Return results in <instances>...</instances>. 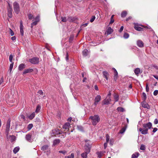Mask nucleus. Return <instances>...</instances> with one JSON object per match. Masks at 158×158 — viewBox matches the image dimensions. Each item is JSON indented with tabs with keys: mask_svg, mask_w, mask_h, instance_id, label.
Masks as SVG:
<instances>
[{
	"mask_svg": "<svg viewBox=\"0 0 158 158\" xmlns=\"http://www.w3.org/2000/svg\"><path fill=\"white\" fill-rule=\"evenodd\" d=\"M33 71V69H32L29 68V69H25L23 73V75L26 74L27 73H31Z\"/></svg>",
	"mask_w": 158,
	"mask_h": 158,
	"instance_id": "nucleus-9",
	"label": "nucleus"
},
{
	"mask_svg": "<svg viewBox=\"0 0 158 158\" xmlns=\"http://www.w3.org/2000/svg\"><path fill=\"white\" fill-rule=\"evenodd\" d=\"M152 76L155 78L158 81V76L155 75H153Z\"/></svg>",
	"mask_w": 158,
	"mask_h": 158,
	"instance_id": "nucleus-64",
	"label": "nucleus"
},
{
	"mask_svg": "<svg viewBox=\"0 0 158 158\" xmlns=\"http://www.w3.org/2000/svg\"><path fill=\"white\" fill-rule=\"evenodd\" d=\"M10 136L11 137V139H10V142H13L15 141L16 139V137L14 135H12L11 136L10 135Z\"/></svg>",
	"mask_w": 158,
	"mask_h": 158,
	"instance_id": "nucleus-34",
	"label": "nucleus"
},
{
	"mask_svg": "<svg viewBox=\"0 0 158 158\" xmlns=\"http://www.w3.org/2000/svg\"><path fill=\"white\" fill-rule=\"evenodd\" d=\"M13 58V56L12 54H10L9 56V59L10 61L12 63V59Z\"/></svg>",
	"mask_w": 158,
	"mask_h": 158,
	"instance_id": "nucleus-47",
	"label": "nucleus"
},
{
	"mask_svg": "<svg viewBox=\"0 0 158 158\" xmlns=\"http://www.w3.org/2000/svg\"><path fill=\"white\" fill-rule=\"evenodd\" d=\"M39 59L37 57H34L30 59H29V61L31 64H36L39 63Z\"/></svg>",
	"mask_w": 158,
	"mask_h": 158,
	"instance_id": "nucleus-6",
	"label": "nucleus"
},
{
	"mask_svg": "<svg viewBox=\"0 0 158 158\" xmlns=\"http://www.w3.org/2000/svg\"><path fill=\"white\" fill-rule=\"evenodd\" d=\"M41 109V106L40 105L38 104L37 106L35 112L36 113H38L40 111Z\"/></svg>",
	"mask_w": 158,
	"mask_h": 158,
	"instance_id": "nucleus-31",
	"label": "nucleus"
},
{
	"mask_svg": "<svg viewBox=\"0 0 158 158\" xmlns=\"http://www.w3.org/2000/svg\"><path fill=\"white\" fill-rule=\"evenodd\" d=\"M113 70L114 71V76H116L118 77V72L116 69H114V68H113Z\"/></svg>",
	"mask_w": 158,
	"mask_h": 158,
	"instance_id": "nucleus-44",
	"label": "nucleus"
},
{
	"mask_svg": "<svg viewBox=\"0 0 158 158\" xmlns=\"http://www.w3.org/2000/svg\"><path fill=\"white\" fill-rule=\"evenodd\" d=\"M101 97L100 95H97L94 99V104L96 106L101 100Z\"/></svg>",
	"mask_w": 158,
	"mask_h": 158,
	"instance_id": "nucleus-7",
	"label": "nucleus"
},
{
	"mask_svg": "<svg viewBox=\"0 0 158 158\" xmlns=\"http://www.w3.org/2000/svg\"><path fill=\"white\" fill-rule=\"evenodd\" d=\"M91 148V146L90 145H87L86 144H85V152L87 153H89L90 152Z\"/></svg>",
	"mask_w": 158,
	"mask_h": 158,
	"instance_id": "nucleus-12",
	"label": "nucleus"
},
{
	"mask_svg": "<svg viewBox=\"0 0 158 158\" xmlns=\"http://www.w3.org/2000/svg\"><path fill=\"white\" fill-rule=\"evenodd\" d=\"M65 52V59L67 61H68L69 60V51L67 50V48H66L64 51V52Z\"/></svg>",
	"mask_w": 158,
	"mask_h": 158,
	"instance_id": "nucleus-24",
	"label": "nucleus"
},
{
	"mask_svg": "<svg viewBox=\"0 0 158 158\" xmlns=\"http://www.w3.org/2000/svg\"><path fill=\"white\" fill-rule=\"evenodd\" d=\"M20 33L21 35L23 36V35L24 31H23V24L22 21H21L20 22Z\"/></svg>",
	"mask_w": 158,
	"mask_h": 158,
	"instance_id": "nucleus-8",
	"label": "nucleus"
},
{
	"mask_svg": "<svg viewBox=\"0 0 158 158\" xmlns=\"http://www.w3.org/2000/svg\"><path fill=\"white\" fill-rule=\"evenodd\" d=\"M48 146L47 145H44L41 147V149L44 151L47 150L48 148Z\"/></svg>",
	"mask_w": 158,
	"mask_h": 158,
	"instance_id": "nucleus-28",
	"label": "nucleus"
},
{
	"mask_svg": "<svg viewBox=\"0 0 158 158\" xmlns=\"http://www.w3.org/2000/svg\"><path fill=\"white\" fill-rule=\"evenodd\" d=\"M88 153H87L85 152L81 154V157L83 158H87V155Z\"/></svg>",
	"mask_w": 158,
	"mask_h": 158,
	"instance_id": "nucleus-33",
	"label": "nucleus"
},
{
	"mask_svg": "<svg viewBox=\"0 0 158 158\" xmlns=\"http://www.w3.org/2000/svg\"><path fill=\"white\" fill-rule=\"evenodd\" d=\"M75 116L70 117V122L72 121L73 122H75L77 121V119L75 118Z\"/></svg>",
	"mask_w": 158,
	"mask_h": 158,
	"instance_id": "nucleus-32",
	"label": "nucleus"
},
{
	"mask_svg": "<svg viewBox=\"0 0 158 158\" xmlns=\"http://www.w3.org/2000/svg\"><path fill=\"white\" fill-rule=\"evenodd\" d=\"M62 128L64 129H68V131L69 129V123H66L64 125L62 126Z\"/></svg>",
	"mask_w": 158,
	"mask_h": 158,
	"instance_id": "nucleus-14",
	"label": "nucleus"
},
{
	"mask_svg": "<svg viewBox=\"0 0 158 158\" xmlns=\"http://www.w3.org/2000/svg\"><path fill=\"white\" fill-rule=\"evenodd\" d=\"M74 35L73 34L71 35L70 37V42L71 41H72L74 37Z\"/></svg>",
	"mask_w": 158,
	"mask_h": 158,
	"instance_id": "nucleus-50",
	"label": "nucleus"
},
{
	"mask_svg": "<svg viewBox=\"0 0 158 158\" xmlns=\"http://www.w3.org/2000/svg\"><path fill=\"white\" fill-rule=\"evenodd\" d=\"M103 76L106 80H108V77L109 76V73L106 71H103L102 72Z\"/></svg>",
	"mask_w": 158,
	"mask_h": 158,
	"instance_id": "nucleus-21",
	"label": "nucleus"
},
{
	"mask_svg": "<svg viewBox=\"0 0 158 158\" xmlns=\"http://www.w3.org/2000/svg\"><path fill=\"white\" fill-rule=\"evenodd\" d=\"M77 127L78 129L79 130L81 131L83 130L82 127L81 126H77Z\"/></svg>",
	"mask_w": 158,
	"mask_h": 158,
	"instance_id": "nucleus-59",
	"label": "nucleus"
},
{
	"mask_svg": "<svg viewBox=\"0 0 158 158\" xmlns=\"http://www.w3.org/2000/svg\"><path fill=\"white\" fill-rule=\"evenodd\" d=\"M158 94V90H155L153 92V94L155 96H156Z\"/></svg>",
	"mask_w": 158,
	"mask_h": 158,
	"instance_id": "nucleus-56",
	"label": "nucleus"
},
{
	"mask_svg": "<svg viewBox=\"0 0 158 158\" xmlns=\"http://www.w3.org/2000/svg\"><path fill=\"white\" fill-rule=\"evenodd\" d=\"M89 119H91L92 125L94 126L96 125L97 123L99 122L100 120V117L98 115L91 116L89 117Z\"/></svg>",
	"mask_w": 158,
	"mask_h": 158,
	"instance_id": "nucleus-3",
	"label": "nucleus"
},
{
	"mask_svg": "<svg viewBox=\"0 0 158 158\" xmlns=\"http://www.w3.org/2000/svg\"><path fill=\"white\" fill-rule=\"evenodd\" d=\"M95 19V17L94 16H93L91 17V19L90 20V22L91 23L93 22Z\"/></svg>",
	"mask_w": 158,
	"mask_h": 158,
	"instance_id": "nucleus-51",
	"label": "nucleus"
},
{
	"mask_svg": "<svg viewBox=\"0 0 158 158\" xmlns=\"http://www.w3.org/2000/svg\"><path fill=\"white\" fill-rule=\"evenodd\" d=\"M60 142V140L59 139H55L53 141V143L52 145V147H54L56 145L58 144Z\"/></svg>",
	"mask_w": 158,
	"mask_h": 158,
	"instance_id": "nucleus-15",
	"label": "nucleus"
},
{
	"mask_svg": "<svg viewBox=\"0 0 158 158\" xmlns=\"http://www.w3.org/2000/svg\"><path fill=\"white\" fill-rule=\"evenodd\" d=\"M10 34L11 36H13L14 35V33L13 31L11 29H10Z\"/></svg>",
	"mask_w": 158,
	"mask_h": 158,
	"instance_id": "nucleus-61",
	"label": "nucleus"
},
{
	"mask_svg": "<svg viewBox=\"0 0 158 158\" xmlns=\"http://www.w3.org/2000/svg\"><path fill=\"white\" fill-rule=\"evenodd\" d=\"M146 147L145 146L143 145V144H141L140 146V149L141 150H144L145 149Z\"/></svg>",
	"mask_w": 158,
	"mask_h": 158,
	"instance_id": "nucleus-43",
	"label": "nucleus"
},
{
	"mask_svg": "<svg viewBox=\"0 0 158 158\" xmlns=\"http://www.w3.org/2000/svg\"><path fill=\"white\" fill-rule=\"evenodd\" d=\"M35 21L38 23L40 21V16H37L35 18Z\"/></svg>",
	"mask_w": 158,
	"mask_h": 158,
	"instance_id": "nucleus-48",
	"label": "nucleus"
},
{
	"mask_svg": "<svg viewBox=\"0 0 158 158\" xmlns=\"http://www.w3.org/2000/svg\"><path fill=\"white\" fill-rule=\"evenodd\" d=\"M134 28L136 30L139 31H143V28L139 27L137 25H135L134 26Z\"/></svg>",
	"mask_w": 158,
	"mask_h": 158,
	"instance_id": "nucleus-20",
	"label": "nucleus"
},
{
	"mask_svg": "<svg viewBox=\"0 0 158 158\" xmlns=\"http://www.w3.org/2000/svg\"><path fill=\"white\" fill-rule=\"evenodd\" d=\"M107 143L106 142L104 144V149H106V148L107 146V143Z\"/></svg>",
	"mask_w": 158,
	"mask_h": 158,
	"instance_id": "nucleus-63",
	"label": "nucleus"
},
{
	"mask_svg": "<svg viewBox=\"0 0 158 158\" xmlns=\"http://www.w3.org/2000/svg\"><path fill=\"white\" fill-rule=\"evenodd\" d=\"M111 101L110 97L108 98H106L103 101L104 104L107 105L110 103V102Z\"/></svg>",
	"mask_w": 158,
	"mask_h": 158,
	"instance_id": "nucleus-11",
	"label": "nucleus"
},
{
	"mask_svg": "<svg viewBox=\"0 0 158 158\" xmlns=\"http://www.w3.org/2000/svg\"><path fill=\"white\" fill-rule=\"evenodd\" d=\"M127 14V12L126 11H123L121 14V17L124 18L125 17Z\"/></svg>",
	"mask_w": 158,
	"mask_h": 158,
	"instance_id": "nucleus-26",
	"label": "nucleus"
},
{
	"mask_svg": "<svg viewBox=\"0 0 158 158\" xmlns=\"http://www.w3.org/2000/svg\"><path fill=\"white\" fill-rule=\"evenodd\" d=\"M129 34L127 33H125L123 37H124L125 39H127L129 37Z\"/></svg>",
	"mask_w": 158,
	"mask_h": 158,
	"instance_id": "nucleus-49",
	"label": "nucleus"
},
{
	"mask_svg": "<svg viewBox=\"0 0 158 158\" xmlns=\"http://www.w3.org/2000/svg\"><path fill=\"white\" fill-rule=\"evenodd\" d=\"M7 8L8 16L10 18H11L12 17V11H13V9L12 6L10 5L9 3H8V6L7 7Z\"/></svg>",
	"mask_w": 158,
	"mask_h": 158,
	"instance_id": "nucleus-5",
	"label": "nucleus"
},
{
	"mask_svg": "<svg viewBox=\"0 0 158 158\" xmlns=\"http://www.w3.org/2000/svg\"><path fill=\"white\" fill-rule=\"evenodd\" d=\"M113 96L115 102L118 101L119 99V97L118 94L114 93Z\"/></svg>",
	"mask_w": 158,
	"mask_h": 158,
	"instance_id": "nucleus-22",
	"label": "nucleus"
},
{
	"mask_svg": "<svg viewBox=\"0 0 158 158\" xmlns=\"http://www.w3.org/2000/svg\"><path fill=\"white\" fill-rule=\"evenodd\" d=\"M106 142L108 143L109 141V136L108 134H106Z\"/></svg>",
	"mask_w": 158,
	"mask_h": 158,
	"instance_id": "nucleus-42",
	"label": "nucleus"
},
{
	"mask_svg": "<svg viewBox=\"0 0 158 158\" xmlns=\"http://www.w3.org/2000/svg\"><path fill=\"white\" fill-rule=\"evenodd\" d=\"M35 116V112H33L28 116V118L30 120H32L34 118Z\"/></svg>",
	"mask_w": 158,
	"mask_h": 158,
	"instance_id": "nucleus-30",
	"label": "nucleus"
},
{
	"mask_svg": "<svg viewBox=\"0 0 158 158\" xmlns=\"http://www.w3.org/2000/svg\"><path fill=\"white\" fill-rule=\"evenodd\" d=\"M9 131L10 129H5V134L6 136H8L9 135Z\"/></svg>",
	"mask_w": 158,
	"mask_h": 158,
	"instance_id": "nucleus-46",
	"label": "nucleus"
},
{
	"mask_svg": "<svg viewBox=\"0 0 158 158\" xmlns=\"http://www.w3.org/2000/svg\"><path fill=\"white\" fill-rule=\"evenodd\" d=\"M27 16L29 19L31 20L33 18V15L31 13L27 15Z\"/></svg>",
	"mask_w": 158,
	"mask_h": 158,
	"instance_id": "nucleus-36",
	"label": "nucleus"
},
{
	"mask_svg": "<svg viewBox=\"0 0 158 158\" xmlns=\"http://www.w3.org/2000/svg\"><path fill=\"white\" fill-rule=\"evenodd\" d=\"M59 152L60 153H62L64 155H65L67 153V151L65 150L60 151H59Z\"/></svg>",
	"mask_w": 158,
	"mask_h": 158,
	"instance_id": "nucleus-53",
	"label": "nucleus"
},
{
	"mask_svg": "<svg viewBox=\"0 0 158 158\" xmlns=\"http://www.w3.org/2000/svg\"><path fill=\"white\" fill-rule=\"evenodd\" d=\"M33 125L32 123L29 124L27 127V129L28 131L30 130L33 127Z\"/></svg>",
	"mask_w": 158,
	"mask_h": 158,
	"instance_id": "nucleus-38",
	"label": "nucleus"
},
{
	"mask_svg": "<svg viewBox=\"0 0 158 158\" xmlns=\"http://www.w3.org/2000/svg\"><path fill=\"white\" fill-rule=\"evenodd\" d=\"M76 19L75 18L71 17L70 20V22H73L76 20Z\"/></svg>",
	"mask_w": 158,
	"mask_h": 158,
	"instance_id": "nucleus-54",
	"label": "nucleus"
},
{
	"mask_svg": "<svg viewBox=\"0 0 158 158\" xmlns=\"http://www.w3.org/2000/svg\"><path fill=\"white\" fill-rule=\"evenodd\" d=\"M86 143L87 144V145H91V142L90 141L88 140H86L85 141Z\"/></svg>",
	"mask_w": 158,
	"mask_h": 158,
	"instance_id": "nucleus-55",
	"label": "nucleus"
},
{
	"mask_svg": "<svg viewBox=\"0 0 158 158\" xmlns=\"http://www.w3.org/2000/svg\"><path fill=\"white\" fill-rule=\"evenodd\" d=\"M37 93L39 94H40L41 95H43V92L42 91V90H39L38 92H37Z\"/></svg>",
	"mask_w": 158,
	"mask_h": 158,
	"instance_id": "nucleus-58",
	"label": "nucleus"
},
{
	"mask_svg": "<svg viewBox=\"0 0 158 158\" xmlns=\"http://www.w3.org/2000/svg\"><path fill=\"white\" fill-rule=\"evenodd\" d=\"M36 135V133L34 131H31L26 135L25 139L27 141L31 143L33 141L34 137Z\"/></svg>",
	"mask_w": 158,
	"mask_h": 158,
	"instance_id": "nucleus-2",
	"label": "nucleus"
},
{
	"mask_svg": "<svg viewBox=\"0 0 158 158\" xmlns=\"http://www.w3.org/2000/svg\"><path fill=\"white\" fill-rule=\"evenodd\" d=\"M143 98L144 101H145L147 98V96L146 94L144 93H143Z\"/></svg>",
	"mask_w": 158,
	"mask_h": 158,
	"instance_id": "nucleus-45",
	"label": "nucleus"
},
{
	"mask_svg": "<svg viewBox=\"0 0 158 158\" xmlns=\"http://www.w3.org/2000/svg\"><path fill=\"white\" fill-rule=\"evenodd\" d=\"M61 21L63 22H66V19L65 18L61 17Z\"/></svg>",
	"mask_w": 158,
	"mask_h": 158,
	"instance_id": "nucleus-60",
	"label": "nucleus"
},
{
	"mask_svg": "<svg viewBox=\"0 0 158 158\" xmlns=\"http://www.w3.org/2000/svg\"><path fill=\"white\" fill-rule=\"evenodd\" d=\"M113 31V30L111 28V27H109L108 28L106 31L107 34V35L110 34Z\"/></svg>",
	"mask_w": 158,
	"mask_h": 158,
	"instance_id": "nucleus-23",
	"label": "nucleus"
},
{
	"mask_svg": "<svg viewBox=\"0 0 158 158\" xmlns=\"http://www.w3.org/2000/svg\"><path fill=\"white\" fill-rule=\"evenodd\" d=\"M117 110L118 111L122 112H123L124 110V109L123 108L121 107H118Z\"/></svg>",
	"mask_w": 158,
	"mask_h": 158,
	"instance_id": "nucleus-40",
	"label": "nucleus"
},
{
	"mask_svg": "<svg viewBox=\"0 0 158 158\" xmlns=\"http://www.w3.org/2000/svg\"><path fill=\"white\" fill-rule=\"evenodd\" d=\"M142 106L145 108H147V109H149L150 107L149 106L145 101L143 102L142 103Z\"/></svg>",
	"mask_w": 158,
	"mask_h": 158,
	"instance_id": "nucleus-13",
	"label": "nucleus"
},
{
	"mask_svg": "<svg viewBox=\"0 0 158 158\" xmlns=\"http://www.w3.org/2000/svg\"><path fill=\"white\" fill-rule=\"evenodd\" d=\"M88 51L86 49H85L82 52V54L83 56H86L88 55Z\"/></svg>",
	"mask_w": 158,
	"mask_h": 158,
	"instance_id": "nucleus-35",
	"label": "nucleus"
},
{
	"mask_svg": "<svg viewBox=\"0 0 158 158\" xmlns=\"http://www.w3.org/2000/svg\"><path fill=\"white\" fill-rule=\"evenodd\" d=\"M114 142V140L113 139H111L110 140V145H112Z\"/></svg>",
	"mask_w": 158,
	"mask_h": 158,
	"instance_id": "nucleus-52",
	"label": "nucleus"
},
{
	"mask_svg": "<svg viewBox=\"0 0 158 158\" xmlns=\"http://www.w3.org/2000/svg\"><path fill=\"white\" fill-rule=\"evenodd\" d=\"M53 132L54 133V134H55L56 135H58L59 134H61V132H60V131L59 130H55L53 131Z\"/></svg>",
	"mask_w": 158,
	"mask_h": 158,
	"instance_id": "nucleus-25",
	"label": "nucleus"
},
{
	"mask_svg": "<svg viewBox=\"0 0 158 158\" xmlns=\"http://www.w3.org/2000/svg\"><path fill=\"white\" fill-rule=\"evenodd\" d=\"M134 73L136 75H138L139 74L141 73L142 72H140V70L139 68H137L134 70Z\"/></svg>",
	"mask_w": 158,
	"mask_h": 158,
	"instance_id": "nucleus-18",
	"label": "nucleus"
},
{
	"mask_svg": "<svg viewBox=\"0 0 158 158\" xmlns=\"http://www.w3.org/2000/svg\"><path fill=\"white\" fill-rule=\"evenodd\" d=\"M37 23H38L36 22L35 21L31 23V30H32L33 26H36L37 24Z\"/></svg>",
	"mask_w": 158,
	"mask_h": 158,
	"instance_id": "nucleus-37",
	"label": "nucleus"
},
{
	"mask_svg": "<svg viewBox=\"0 0 158 158\" xmlns=\"http://www.w3.org/2000/svg\"><path fill=\"white\" fill-rule=\"evenodd\" d=\"M19 147H15L13 150V152L15 154H16L19 150Z\"/></svg>",
	"mask_w": 158,
	"mask_h": 158,
	"instance_id": "nucleus-27",
	"label": "nucleus"
},
{
	"mask_svg": "<svg viewBox=\"0 0 158 158\" xmlns=\"http://www.w3.org/2000/svg\"><path fill=\"white\" fill-rule=\"evenodd\" d=\"M126 129V127H124L120 130L119 133L121 134L123 133L125 131Z\"/></svg>",
	"mask_w": 158,
	"mask_h": 158,
	"instance_id": "nucleus-39",
	"label": "nucleus"
},
{
	"mask_svg": "<svg viewBox=\"0 0 158 158\" xmlns=\"http://www.w3.org/2000/svg\"><path fill=\"white\" fill-rule=\"evenodd\" d=\"M143 42L140 40H139L137 42V45L139 47L142 48L143 46Z\"/></svg>",
	"mask_w": 158,
	"mask_h": 158,
	"instance_id": "nucleus-17",
	"label": "nucleus"
},
{
	"mask_svg": "<svg viewBox=\"0 0 158 158\" xmlns=\"http://www.w3.org/2000/svg\"><path fill=\"white\" fill-rule=\"evenodd\" d=\"M26 67V65L23 63H22L19 64L18 67V70L19 71H22Z\"/></svg>",
	"mask_w": 158,
	"mask_h": 158,
	"instance_id": "nucleus-10",
	"label": "nucleus"
},
{
	"mask_svg": "<svg viewBox=\"0 0 158 158\" xmlns=\"http://www.w3.org/2000/svg\"><path fill=\"white\" fill-rule=\"evenodd\" d=\"M10 122L11 120L10 118H9L8 119L7 121L6 129H10Z\"/></svg>",
	"mask_w": 158,
	"mask_h": 158,
	"instance_id": "nucleus-16",
	"label": "nucleus"
},
{
	"mask_svg": "<svg viewBox=\"0 0 158 158\" xmlns=\"http://www.w3.org/2000/svg\"><path fill=\"white\" fill-rule=\"evenodd\" d=\"M105 153V151H101L100 152H97L96 153L98 155V157L99 158H101L102 155L104 153Z\"/></svg>",
	"mask_w": 158,
	"mask_h": 158,
	"instance_id": "nucleus-19",
	"label": "nucleus"
},
{
	"mask_svg": "<svg viewBox=\"0 0 158 158\" xmlns=\"http://www.w3.org/2000/svg\"><path fill=\"white\" fill-rule=\"evenodd\" d=\"M13 64H14V62H12V63H11L10 65V67H9V70H10V73H11V71H12V69H13Z\"/></svg>",
	"mask_w": 158,
	"mask_h": 158,
	"instance_id": "nucleus-41",
	"label": "nucleus"
},
{
	"mask_svg": "<svg viewBox=\"0 0 158 158\" xmlns=\"http://www.w3.org/2000/svg\"><path fill=\"white\" fill-rule=\"evenodd\" d=\"M114 22V20L113 19H111L110 18V22L109 24H111L113 23Z\"/></svg>",
	"mask_w": 158,
	"mask_h": 158,
	"instance_id": "nucleus-62",
	"label": "nucleus"
},
{
	"mask_svg": "<svg viewBox=\"0 0 158 158\" xmlns=\"http://www.w3.org/2000/svg\"><path fill=\"white\" fill-rule=\"evenodd\" d=\"M152 123L149 122L147 123H144L143 124V128H140L139 131L143 135L147 134L148 133V129H150L152 127Z\"/></svg>",
	"mask_w": 158,
	"mask_h": 158,
	"instance_id": "nucleus-1",
	"label": "nucleus"
},
{
	"mask_svg": "<svg viewBox=\"0 0 158 158\" xmlns=\"http://www.w3.org/2000/svg\"><path fill=\"white\" fill-rule=\"evenodd\" d=\"M146 91L147 92H148L149 91V88L148 87V84H146Z\"/></svg>",
	"mask_w": 158,
	"mask_h": 158,
	"instance_id": "nucleus-57",
	"label": "nucleus"
},
{
	"mask_svg": "<svg viewBox=\"0 0 158 158\" xmlns=\"http://www.w3.org/2000/svg\"><path fill=\"white\" fill-rule=\"evenodd\" d=\"M139 155V153L138 152L135 153L132 155V158H137Z\"/></svg>",
	"mask_w": 158,
	"mask_h": 158,
	"instance_id": "nucleus-29",
	"label": "nucleus"
},
{
	"mask_svg": "<svg viewBox=\"0 0 158 158\" xmlns=\"http://www.w3.org/2000/svg\"><path fill=\"white\" fill-rule=\"evenodd\" d=\"M13 8L15 13L18 14L20 11V6L19 4L16 2H15L13 4Z\"/></svg>",
	"mask_w": 158,
	"mask_h": 158,
	"instance_id": "nucleus-4",
	"label": "nucleus"
}]
</instances>
